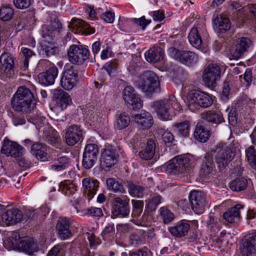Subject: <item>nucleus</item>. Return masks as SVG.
Here are the masks:
<instances>
[{"label":"nucleus","instance_id":"nucleus-1","mask_svg":"<svg viewBox=\"0 0 256 256\" xmlns=\"http://www.w3.org/2000/svg\"><path fill=\"white\" fill-rule=\"evenodd\" d=\"M240 146L239 142L236 140H234L228 146L220 142L208 153L212 158H214L219 170H222L234 158L236 152Z\"/></svg>","mask_w":256,"mask_h":256},{"label":"nucleus","instance_id":"nucleus-2","mask_svg":"<svg viewBox=\"0 0 256 256\" xmlns=\"http://www.w3.org/2000/svg\"><path fill=\"white\" fill-rule=\"evenodd\" d=\"M34 101L30 90L25 86H20L12 98V107L16 111L28 112L34 108Z\"/></svg>","mask_w":256,"mask_h":256},{"label":"nucleus","instance_id":"nucleus-3","mask_svg":"<svg viewBox=\"0 0 256 256\" xmlns=\"http://www.w3.org/2000/svg\"><path fill=\"white\" fill-rule=\"evenodd\" d=\"M186 100L188 108L192 112L197 110L200 107L208 108L212 104V100L210 95L194 90L188 92Z\"/></svg>","mask_w":256,"mask_h":256},{"label":"nucleus","instance_id":"nucleus-4","mask_svg":"<svg viewBox=\"0 0 256 256\" xmlns=\"http://www.w3.org/2000/svg\"><path fill=\"white\" fill-rule=\"evenodd\" d=\"M154 107L160 119H171L173 109H180V106L174 97L154 102Z\"/></svg>","mask_w":256,"mask_h":256},{"label":"nucleus","instance_id":"nucleus-5","mask_svg":"<svg viewBox=\"0 0 256 256\" xmlns=\"http://www.w3.org/2000/svg\"><path fill=\"white\" fill-rule=\"evenodd\" d=\"M192 157L190 155H178L170 160L166 164L168 172L182 174L186 172L192 165Z\"/></svg>","mask_w":256,"mask_h":256},{"label":"nucleus","instance_id":"nucleus-6","mask_svg":"<svg viewBox=\"0 0 256 256\" xmlns=\"http://www.w3.org/2000/svg\"><path fill=\"white\" fill-rule=\"evenodd\" d=\"M159 86L158 77L153 72L149 70L142 74L136 82V86L147 94L154 92Z\"/></svg>","mask_w":256,"mask_h":256},{"label":"nucleus","instance_id":"nucleus-7","mask_svg":"<svg viewBox=\"0 0 256 256\" xmlns=\"http://www.w3.org/2000/svg\"><path fill=\"white\" fill-rule=\"evenodd\" d=\"M69 61L72 64H81L89 58L88 48L80 44H72L68 50Z\"/></svg>","mask_w":256,"mask_h":256},{"label":"nucleus","instance_id":"nucleus-8","mask_svg":"<svg viewBox=\"0 0 256 256\" xmlns=\"http://www.w3.org/2000/svg\"><path fill=\"white\" fill-rule=\"evenodd\" d=\"M220 68L216 64H210L204 69L202 80L208 87L215 86L218 81L220 78Z\"/></svg>","mask_w":256,"mask_h":256},{"label":"nucleus","instance_id":"nucleus-9","mask_svg":"<svg viewBox=\"0 0 256 256\" xmlns=\"http://www.w3.org/2000/svg\"><path fill=\"white\" fill-rule=\"evenodd\" d=\"M215 164L212 156L208 153L204 158L199 172V176L204 182L210 181L215 174Z\"/></svg>","mask_w":256,"mask_h":256},{"label":"nucleus","instance_id":"nucleus-10","mask_svg":"<svg viewBox=\"0 0 256 256\" xmlns=\"http://www.w3.org/2000/svg\"><path fill=\"white\" fill-rule=\"evenodd\" d=\"M129 202L130 199L126 196L122 197H114L113 200L112 210V216L114 217L128 216L130 212Z\"/></svg>","mask_w":256,"mask_h":256},{"label":"nucleus","instance_id":"nucleus-11","mask_svg":"<svg viewBox=\"0 0 256 256\" xmlns=\"http://www.w3.org/2000/svg\"><path fill=\"white\" fill-rule=\"evenodd\" d=\"M168 52L171 57L186 65L194 64L198 62V56L190 51L180 50L174 48H170Z\"/></svg>","mask_w":256,"mask_h":256},{"label":"nucleus","instance_id":"nucleus-12","mask_svg":"<svg viewBox=\"0 0 256 256\" xmlns=\"http://www.w3.org/2000/svg\"><path fill=\"white\" fill-rule=\"evenodd\" d=\"M192 209L196 214H202L205 210L207 201L205 194L202 192L194 190L189 196Z\"/></svg>","mask_w":256,"mask_h":256},{"label":"nucleus","instance_id":"nucleus-13","mask_svg":"<svg viewBox=\"0 0 256 256\" xmlns=\"http://www.w3.org/2000/svg\"><path fill=\"white\" fill-rule=\"evenodd\" d=\"M98 153L99 150L97 144H90L86 145L82 162L84 168L88 169L94 165L97 160Z\"/></svg>","mask_w":256,"mask_h":256},{"label":"nucleus","instance_id":"nucleus-14","mask_svg":"<svg viewBox=\"0 0 256 256\" xmlns=\"http://www.w3.org/2000/svg\"><path fill=\"white\" fill-rule=\"evenodd\" d=\"M1 152L8 156L18 158L24 154V149L16 142L5 138Z\"/></svg>","mask_w":256,"mask_h":256},{"label":"nucleus","instance_id":"nucleus-15","mask_svg":"<svg viewBox=\"0 0 256 256\" xmlns=\"http://www.w3.org/2000/svg\"><path fill=\"white\" fill-rule=\"evenodd\" d=\"M118 156V152L114 147L106 146L102 154V165L104 167L110 168L116 164Z\"/></svg>","mask_w":256,"mask_h":256},{"label":"nucleus","instance_id":"nucleus-16","mask_svg":"<svg viewBox=\"0 0 256 256\" xmlns=\"http://www.w3.org/2000/svg\"><path fill=\"white\" fill-rule=\"evenodd\" d=\"M250 41L248 38H242L230 50L228 57L230 60L240 58L249 47Z\"/></svg>","mask_w":256,"mask_h":256},{"label":"nucleus","instance_id":"nucleus-17","mask_svg":"<svg viewBox=\"0 0 256 256\" xmlns=\"http://www.w3.org/2000/svg\"><path fill=\"white\" fill-rule=\"evenodd\" d=\"M82 135V130L80 126L72 125L65 130L66 142L68 145L73 146L80 140Z\"/></svg>","mask_w":256,"mask_h":256},{"label":"nucleus","instance_id":"nucleus-18","mask_svg":"<svg viewBox=\"0 0 256 256\" xmlns=\"http://www.w3.org/2000/svg\"><path fill=\"white\" fill-rule=\"evenodd\" d=\"M22 217V211L16 208H11L5 210L2 214V220L6 225H10L20 222Z\"/></svg>","mask_w":256,"mask_h":256},{"label":"nucleus","instance_id":"nucleus-19","mask_svg":"<svg viewBox=\"0 0 256 256\" xmlns=\"http://www.w3.org/2000/svg\"><path fill=\"white\" fill-rule=\"evenodd\" d=\"M78 74L73 68L66 70L61 78L60 84L66 90H72L77 82Z\"/></svg>","mask_w":256,"mask_h":256},{"label":"nucleus","instance_id":"nucleus-20","mask_svg":"<svg viewBox=\"0 0 256 256\" xmlns=\"http://www.w3.org/2000/svg\"><path fill=\"white\" fill-rule=\"evenodd\" d=\"M84 192L90 200L96 194L99 186V182L96 179L86 178L82 180Z\"/></svg>","mask_w":256,"mask_h":256},{"label":"nucleus","instance_id":"nucleus-21","mask_svg":"<svg viewBox=\"0 0 256 256\" xmlns=\"http://www.w3.org/2000/svg\"><path fill=\"white\" fill-rule=\"evenodd\" d=\"M244 208L241 204H236L234 206L228 209L223 214L224 219L228 223L237 224L240 219V210Z\"/></svg>","mask_w":256,"mask_h":256},{"label":"nucleus","instance_id":"nucleus-22","mask_svg":"<svg viewBox=\"0 0 256 256\" xmlns=\"http://www.w3.org/2000/svg\"><path fill=\"white\" fill-rule=\"evenodd\" d=\"M132 118L135 122L142 129L149 128L154 123L153 118L152 114L146 111L134 114Z\"/></svg>","mask_w":256,"mask_h":256},{"label":"nucleus","instance_id":"nucleus-23","mask_svg":"<svg viewBox=\"0 0 256 256\" xmlns=\"http://www.w3.org/2000/svg\"><path fill=\"white\" fill-rule=\"evenodd\" d=\"M58 69L56 66L49 68L46 72L40 73L38 76L39 82L46 86L53 84L58 76Z\"/></svg>","mask_w":256,"mask_h":256},{"label":"nucleus","instance_id":"nucleus-24","mask_svg":"<svg viewBox=\"0 0 256 256\" xmlns=\"http://www.w3.org/2000/svg\"><path fill=\"white\" fill-rule=\"evenodd\" d=\"M70 222L66 218H60L58 220L56 228L58 234L61 240H66L72 236V232L70 230Z\"/></svg>","mask_w":256,"mask_h":256},{"label":"nucleus","instance_id":"nucleus-25","mask_svg":"<svg viewBox=\"0 0 256 256\" xmlns=\"http://www.w3.org/2000/svg\"><path fill=\"white\" fill-rule=\"evenodd\" d=\"M14 60L8 53L4 54L0 56V68L8 77L14 74Z\"/></svg>","mask_w":256,"mask_h":256},{"label":"nucleus","instance_id":"nucleus-26","mask_svg":"<svg viewBox=\"0 0 256 256\" xmlns=\"http://www.w3.org/2000/svg\"><path fill=\"white\" fill-rule=\"evenodd\" d=\"M190 228V224L181 220L168 228V231L174 236L181 238L186 236Z\"/></svg>","mask_w":256,"mask_h":256},{"label":"nucleus","instance_id":"nucleus-27","mask_svg":"<svg viewBox=\"0 0 256 256\" xmlns=\"http://www.w3.org/2000/svg\"><path fill=\"white\" fill-rule=\"evenodd\" d=\"M54 98L56 104L62 110L66 108L68 105L72 103L69 94L62 90H55L54 92Z\"/></svg>","mask_w":256,"mask_h":256},{"label":"nucleus","instance_id":"nucleus-28","mask_svg":"<svg viewBox=\"0 0 256 256\" xmlns=\"http://www.w3.org/2000/svg\"><path fill=\"white\" fill-rule=\"evenodd\" d=\"M144 56L147 62L156 63L163 59L164 52L159 47H152L145 52Z\"/></svg>","mask_w":256,"mask_h":256},{"label":"nucleus","instance_id":"nucleus-29","mask_svg":"<svg viewBox=\"0 0 256 256\" xmlns=\"http://www.w3.org/2000/svg\"><path fill=\"white\" fill-rule=\"evenodd\" d=\"M47 148L45 144L36 142L31 146L30 153L37 159L44 161L47 159Z\"/></svg>","mask_w":256,"mask_h":256},{"label":"nucleus","instance_id":"nucleus-30","mask_svg":"<svg viewBox=\"0 0 256 256\" xmlns=\"http://www.w3.org/2000/svg\"><path fill=\"white\" fill-rule=\"evenodd\" d=\"M155 150L156 144L152 140H148L145 147L142 148L139 152L138 155L142 159L148 160L154 157Z\"/></svg>","mask_w":256,"mask_h":256},{"label":"nucleus","instance_id":"nucleus-31","mask_svg":"<svg viewBox=\"0 0 256 256\" xmlns=\"http://www.w3.org/2000/svg\"><path fill=\"white\" fill-rule=\"evenodd\" d=\"M202 118L208 122H210L216 124H220L224 121L222 114L220 112L208 110L203 112Z\"/></svg>","mask_w":256,"mask_h":256},{"label":"nucleus","instance_id":"nucleus-32","mask_svg":"<svg viewBox=\"0 0 256 256\" xmlns=\"http://www.w3.org/2000/svg\"><path fill=\"white\" fill-rule=\"evenodd\" d=\"M242 250L244 256H256V234L252 235L246 241Z\"/></svg>","mask_w":256,"mask_h":256},{"label":"nucleus","instance_id":"nucleus-33","mask_svg":"<svg viewBox=\"0 0 256 256\" xmlns=\"http://www.w3.org/2000/svg\"><path fill=\"white\" fill-rule=\"evenodd\" d=\"M190 127V122L188 120L176 123L172 126L174 131L179 136L183 137H186L188 136Z\"/></svg>","mask_w":256,"mask_h":256},{"label":"nucleus","instance_id":"nucleus-34","mask_svg":"<svg viewBox=\"0 0 256 256\" xmlns=\"http://www.w3.org/2000/svg\"><path fill=\"white\" fill-rule=\"evenodd\" d=\"M210 131L204 126L197 124L194 132V138L198 141L205 142L210 137Z\"/></svg>","mask_w":256,"mask_h":256},{"label":"nucleus","instance_id":"nucleus-35","mask_svg":"<svg viewBox=\"0 0 256 256\" xmlns=\"http://www.w3.org/2000/svg\"><path fill=\"white\" fill-rule=\"evenodd\" d=\"M190 44L194 48L199 49L202 44V39L200 32L196 28H192L188 36Z\"/></svg>","mask_w":256,"mask_h":256},{"label":"nucleus","instance_id":"nucleus-36","mask_svg":"<svg viewBox=\"0 0 256 256\" xmlns=\"http://www.w3.org/2000/svg\"><path fill=\"white\" fill-rule=\"evenodd\" d=\"M214 22L221 33L228 30L230 28V24L228 18L222 15L216 18L214 20Z\"/></svg>","mask_w":256,"mask_h":256},{"label":"nucleus","instance_id":"nucleus-37","mask_svg":"<svg viewBox=\"0 0 256 256\" xmlns=\"http://www.w3.org/2000/svg\"><path fill=\"white\" fill-rule=\"evenodd\" d=\"M130 118L126 112H122L116 116V128L119 130L127 127L130 123Z\"/></svg>","mask_w":256,"mask_h":256},{"label":"nucleus","instance_id":"nucleus-38","mask_svg":"<svg viewBox=\"0 0 256 256\" xmlns=\"http://www.w3.org/2000/svg\"><path fill=\"white\" fill-rule=\"evenodd\" d=\"M127 186L130 194L134 197L142 198L144 196V188L133 182H128Z\"/></svg>","mask_w":256,"mask_h":256},{"label":"nucleus","instance_id":"nucleus-39","mask_svg":"<svg viewBox=\"0 0 256 256\" xmlns=\"http://www.w3.org/2000/svg\"><path fill=\"white\" fill-rule=\"evenodd\" d=\"M60 188L65 196H73L76 190V186L70 181H64L60 182Z\"/></svg>","mask_w":256,"mask_h":256},{"label":"nucleus","instance_id":"nucleus-40","mask_svg":"<svg viewBox=\"0 0 256 256\" xmlns=\"http://www.w3.org/2000/svg\"><path fill=\"white\" fill-rule=\"evenodd\" d=\"M247 186L246 180L244 178H238L234 180L230 184V188L236 192H240L246 188Z\"/></svg>","mask_w":256,"mask_h":256},{"label":"nucleus","instance_id":"nucleus-41","mask_svg":"<svg viewBox=\"0 0 256 256\" xmlns=\"http://www.w3.org/2000/svg\"><path fill=\"white\" fill-rule=\"evenodd\" d=\"M146 202V208L149 212L154 211L158 206L161 203L162 196L158 194H155L150 198L148 199Z\"/></svg>","mask_w":256,"mask_h":256},{"label":"nucleus","instance_id":"nucleus-42","mask_svg":"<svg viewBox=\"0 0 256 256\" xmlns=\"http://www.w3.org/2000/svg\"><path fill=\"white\" fill-rule=\"evenodd\" d=\"M69 159L66 156L59 158L54 163L51 165V168L55 171H60L66 169L69 165Z\"/></svg>","mask_w":256,"mask_h":256},{"label":"nucleus","instance_id":"nucleus-43","mask_svg":"<svg viewBox=\"0 0 256 256\" xmlns=\"http://www.w3.org/2000/svg\"><path fill=\"white\" fill-rule=\"evenodd\" d=\"M132 216L133 218H137L141 215L143 212L144 202L143 200H132Z\"/></svg>","mask_w":256,"mask_h":256},{"label":"nucleus","instance_id":"nucleus-44","mask_svg":"<svg viewBox=\"0 0 256 256\" xmlns=\"http://www.w3.org/2000/svg\"><path fill=\"white\" fill-rule=\"evenodd\" d=\"M14 14V10L12 7L4 6L0 8V19L4 22L12 20Z\"/></svg>","mask_w":256,"mask_h":256},{"label":"nucleus","instance_id":"nucleus-45","mask_svg":"<svg viewBox=\"0 0 256 256\" xmlns=\"http://www.w3.org/2000/svg\"><path fill=\"white\" fill-rule=\"evenodd\" d=\"M130 243L132 246H136L144 243L145 240L143 232L138 231L132 234L130 236Z\"/></svg>","mask_w":256,"mask_h":256},{"label":"nucleus","instance_id":"nucleus-46","mask_svg":"<svg viewBox=\"0 0 256 256\" xmlns=\"http://www.w3.org/2000/svg\"><path fill=\"white\" fill-rule=\"evenodd\" d=\"M106 183L109 190H111L114 192H124L123 186L114 178H108L106 180Z\"/></svg>","mask_w":256,"mask_h":256},{"label":"nucleus","instance_id":"nucleus-47","mask_svg":"<svg viewBox=\"0 0 256 256\" xmlns=\"http://www.w3.org/2000/svg\"><path fill=\"white\" fill-rule=\"evenodd\" d=\"M130 109L136 110L142 106V101L138 94H135L130 98V103H126Z\"/></svg>","mask_w":256,"mask_h":256},{"label":"nucleus","instance_id":"nucleus-48","mask_svg":"<svg viewBox=\"0 0 256 256\" xmlns=\"http://www.w3.org/2000/svg\"><path fill=\"white\" fill-rule=\"evenodd\" d=\"M114 224H108L102 232V236L104 240H110L114 238Z\"/></svg>","mask_w":256,"mask_h":256},{"label":"nucleus","instance_id":"nucleus-49","mask_svg":"<svg viewBox=\"0 0 256 256\" xmlns=\"http://www.w3.org/2000/svg\"><path fill=\"white\" fill-rule=\"evenodd\" d=\"M136 94V93L132 86H126L122 92V98L125 103H130V98Z\"/></svg>","mask_w":256,"mask_h":256},{"label":"nucleus","instance_id":"nucleus-50","mask_svg":"<svg viewBox=\"0 0 256 256\" xmlns=\"http://www.w3.org/2000/svg\"><path fill=\"white\" fill-rule=\"evenodd\" d=\"M42 46L48 56L54 54L58 51L57 48L52 42L44 41L42 43Z\"/></svg>","mask_w":256,"mask_h":256},{"label":"nucleus","instance_id":"nucleus-51","mask_svg":"<svg viewBox=\"0 0 256 256\" xmlns=\"http://www.w3.org/2000/svg\"><path fill=\"white\" fill-rule=\"evenodd\" d=\"M64 245L62 244L54 246L49 251L47 256H64Z\"/></svg>","mask_w":256,"mask_h":256},{"label":"nucleus","instance_id":"nucleus-52","mask_svg":"<svg viewBox=\"0 0 256 256\" xmlns=\"http://www.w3.org/2000/svg\"><path fill=\"white\" fill-rule=\"evenodd\" d=\"M160 216L165 224L168 223L174 218V214L168 209L162 208L160 209Z\"/></svg>","mask_w":256,"mask_h":256},{"label":"nucleus","instance_id":"nucleus-53","mask_svg":"<svg viewBox=\"0 0 256 256\" xmlns=\"http://www.w3.org/2000/svg\"><path fill=\"white\" fill-rule=\"evenodd\" d=\"M220 224L218 219L212 216H210L207 220V226L209 229L213 232L218 231L220 228Z\"/></svg>","mask_w":256,"mask_h":256},{"label":"nucleus","instance_id":"nucleus-54","mask_svg":"<svg viewBox=\"0 0 256 256\" xmlns=\"http://www.w3.org/2000/svg\"><path fill=\"white\" fill-rule=\"evenodd\" d=\"M118 66V60H114L110 62H107L104 68L106 72L110 74L113 71L116 70Z\"/></svg>","mask_w":256,"mask_h":256},{"label":"nucleus","instance_id":"nucleus-55","mask_svg":"<svg viewBox=\"0 0 256 256\" xmlns=\"http://www.w3.org/2000/svg\"><path fill=\"white\" fill-rule=\"evenodd\" d=\"M86 214L92 216L96 217H100L103 215L102 208L96 207H91L88 208Z\"/></svg>","mask_w":256,"mask_h":256},{"label":"nucleus","instance_id":"nucleus-56","mask_svg":"<svg viewBox=\"0 0 256 256\" xmlns=\"http://www.w3.org/2000/svg\"><path fill=\"white\" fill-rule=\"evenodd\" d=\"M13 2L18 9H26L30 5V0H14Z\"/></svg>","mask_w":256,"mask_h":256},{"label":"nucleus","instance_id":"nucleus-57","mask_svg":"<svg viewBox=\"0 0 256 256\" xmlns=\"http://www.w3.org/2000/svg\"><path fill=\"white\" fill-rule=\"evenodd\" d=\"M72 28L76 29L84 28L87 26V24L80 19L73 18L70 23Z\"/></svg>","mask_w":256,"mask_h":256},{"label":"nucleus","instance_id":"nucleus-58","mask_svg":"<svg viewBox=\"0 0 256 256\" xmlns=\"http://www.w3.org/2000/svg\"><path fill=\"white\" fill-rule=\"evenodd\" d=\"M230 90V88L229 83L227 82H224L222 94V98L223 100L225 101L228 100Z\"/></svg>","mask_w":256,"mask_h":256},{"label":"nucleus","instance_id":"nucleus-59","mask_svg":"<svg viewBox=\"0 0 256 256\" xmlns=\"http://www.w3.org/2000/svg\"><path fill=\"white\" fill-rule=\"evenodd\" d=\"M162 140L166 144L170 146L174 140V136L172 134L168 131L164 132L162 135Z\"/></svg>","mask_w":256,"mask_h":256},{"label":"nucleus","instance_id":"nucleus-60","mask_svg":"<svg viewBox=\"0 0 256 256\" xmlns=\"http://www.w3.org/2000/svg\"><path fill=\"white\" fill-rule=\"evenodd\" d=\"M256 153L254 147V146H249L246 150V156L248 160L250 162H252V160L254 159V155Z\"/></svg>","mask_w":256,"mask_h":256},{"label":"nucleus","instance_id":"nucleus-61","mask_svg":"<svg viewBox=\"0 0 256 256\" xmlns=\"http://www.w3.org/2000/svg\"><path fill=\"white\" fill-rule=\"evenodd\" d=\"M102 18L107 23H112L114 20V14L110 12L104 13Z\"/></svg>","mask_w":256,"mask_h":256},{"label":"nucleus","instance_id":"nucleus-62","mask_svg":"<svg viewBox=\"0 0 256 256\" xmlns=\"http://www.w3.org/2000/svg\"><path fill=\"white\" fill-rule=\"evenodd\" d=\"M134 22L135 24L142 26L144 30L145 27L150 23V20H146L145 17L143 16L140 18H134Z\"/></svg>","mask_w":256,"mask_h":256},{"label":"nucleus","instance_id":"nucleus-63","mask_svg":"<svg viewBox=\"0 0 256 256\" xmlns=\"http://www.w3.org/2000/svg\"><path fill=\"white\" fill-rule=\"evenodd\" d=\"M152 17L154 20L162 22L165 18L164 12L162 10H155L153 12Z\"/></svg>","mask_w":256,"mask_h":256},{"label":"nucleus","instance_id":"nucleus-64","mask_svg":"<svg viewBox=\"0 0 256 256\" xmlns=\"http://www.w3.org/2000/svg\"><path fill=\"white\" fill-rule=\"evenodd\" d=\"M20 240V236L17 232H14L12 236L9 238V240L12 242L13 246L18 245Z\"/></svg>","mask_w":256,"mask_h":256}]
</instances>
